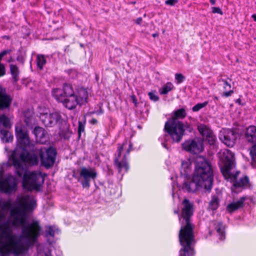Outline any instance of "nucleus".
I'll use <instances>...</instances> for the list:
<instances>
[{"label": "nucleus", "mask_w": 256, "mask_h": 256, "mask_svg": "<svg viewBox=\"0 0 256 256\" xmlns=\"http://www.w3.org/2000/svg\"><path fill=\"white\" fill-rule=\"evenodd\" d=\"M36 206V200L31 196L17 194V228L20 230L17 234V256L26 254L43 234L40 220L29 221Z\"/></svg>", "instance_id": "obj_1"}, {"label": "nucleus", "mask_w": 256, "mask_h": 256, "mask_svg": "<svg viewBox=\"0 0 256 256\" xmlns=\"http://www.w3.org/2000/svg\"><path fill=\"white\" fill-rule=\"evenodd\" d=\"M194 169L190 181L184 182L178 186L184 192L194 193L204 188L210 192L214 182V171L210 160L206 156H198L194 161Z\"/></svg>", "instance_id": "obj_2"}, {"label": "nucleus", "mask_w": 256, "mask_h": 256, "mask_svg": "<svg viewBox=\"0 0 256 256\" xmlns=\"http://www.w3.org/2000/svg\"><path fill=\"white\" fill-rule=\"evenodd\" d=\"M52 96L69 110H74L78 105H86L88 102V94L83 87L74 90L72 86L64 83L62 88H55L52 91Z\"/></svg>", "instance_id": "obj_3"}, {"label": "nucleus", "mask_w": 256, "mask_h": 256, "mask_svg": "<svg viewBox=\"0 0 256 256\" xmlns=\"http://www.w3.org/2000/svg\"><path fill=\"white\" fill-rule=\"evenodd\" d=\"M182 208L180 214V228L178 234L180 244L184 246L182 250L187 252L190 248V245L194 238V224L192 223V216L194 215V208L193 202L185 198L182 202Z\"/></svg>", "instance_id": "obj_4"}, {"label": "nucleus", "mask_w": 256, "mask_h": 256, "mask_svg": "<svg viewBox=\"0 0 256 256\" xmlns=\"http://www.w3.org/2000/svg\"><path fill=\"white\" fill-rule=\"evenodd\" d=\"M8 162L0 164V191L10 194L16 186V178L10 174L4 176L5 168L12 166L16 170V148L8 152Z\"/></svg>", "instance_id": "obj_5"}, {"label": "nucleus", "mask_w": 256, "mask_h": 256, "mask_svg": "<svg viewBox=\"0 0 256 256\" xmlns=\"http://www.w3.org/2000/svg\"><path fill=\"white\" fill-rule=\"evenodd\" d=\"M38 148L33 146L17 151V177L21 176L18 168L26 170L30 167L38 165Z\"/></svg>", "instance_id": "obj_6"}, {"label": "nucleus", "mask_w": 256, "mask_h": 256, "mask_svg": "<svg viewBox=\"0 0 256 256\" xmlns=\"http://www.w3.org/2000/svg\"><path fill=\"white\" fill-rule=\"evenodd\" d=\"M164 132L170 136L173 142L179 143L181 142L183 136L186 134V132L191 133L194 129L192 125L186 122H165Z\"/></svg>", "instance_id": "obj_7"}, {"label": "nucleus", "mask_w": 256, "mask_h": 256, "mask_svg": "<svg viewBox=\"0 0 256 256\" xmlns=\"http://www.w3.org/2000/svg\"><path fill=\"white\" fill-rule=\"evenodd\" d=\"M44 182V178L41 172H30L26 170L23 176L22 188L28 192H40Z\"/></svg>", "instance_id": "obj_8"}, {"label": "nucleus", "mask_w": 256, "mask_h": 256, "mask_svg": "<svg viewBox=\"0 0 256 256\" xmlns=\"http://www.w3.org/2000/svg\"><path fill=\"white\" fill-rule=\"evenodd\" d=\"M38 112L40 119L46 127L52 128L57 126L60 128L65 122L60 111L49 112L48 110L40 107Z\"/></svg>", "instance_id": "obj_9"}, {"label": "nucleus", "mask_w": 256, "mask_h": 256, "mask_svg": "<svg viewBox=\"0 0 256 256\" xmlns=\"http://www.w3.org/2000/svg\"><path fill=\"white\" fill-rule=\"evenodd\" d=\"M38 154L42 166L48 169L54 166L57 155L56 148L52 146L48 148L42 146L38 148Z\"/></svg>", "instance_id": "obj_10"}, {"label": "nucleus", "mask_w": 256, "mask_h": 256, "mask_svg": "<svg viewBox=\"0 0 256 256\" xmlns=\"http://www.w3.org/2000/svg\"><path fill=\"white\" fill-rule=\"evenodd\" d=\"M98 176L96 169L91 167H82L78 178L83 188H89L90 180H94Z\"/></svg>", "instance_id": "obj_11"}, {"label": "nucleus", "mask_w": 256, "mask_h": 256, "mask_svg": "<svg viewBox=\"0 0 256 256\" xmlns=\"http://www.w3.org/2000/svg\"><path fill=\"white\" fill-rule=\"evenodd\" d=\"M33 146L34 145L30 141L27 128L17 126V151Z\"/></svg>", "instance_id": "obj_12"}, {"label": "nucleus", "mask_w": 256, "mask_h": 256, "mask_svg": "<svg viewBox=\"0 0 256 256\" xmlns=\"http://www.w3.org/2000/svg\"><path fill=\"white\" fill-rule=\"evenodd\" d=\"M244 139L248 144H252L250 153L252 161L256 164V126L250 125L245 128Z\"/></svg>", "instance_id": "obj_13"}, {"label": "nucleus", "mask_w": 256, "mask_h": 256, "mask_svg": "<svg viewBox=\"0 0 256 256\" xmlns=\"http://www.w3.org/2000/svg\"><path fill=\"white\" fill-rule=\"evenodd\" d=\"M123 146L118 148V156L114 160V166L117 168L119 174L122 176L125 173L127 172L129 170V165L126 160V154L124 156L121 160H119L121 156L122 152L123 150Z\"/></svg>", "instance_id": "obj_14"}, {"label": "nucleus", "mask_w": 256, "mask_h": 256, "mask_svg": "<svg viewBox=\"0 0 256 256\" xmlns=\"http://www.w3.org/2000/svg\"><path fill=\"white\" fill-rule=\"evenodd\" d=\"M221 159L224 163V168L221 170V172L224 174H230V170L232 168L234 160V155L229 150H224L221 156Z\"/></svg>", "instance_id": "obj_15"}, {"label": "nucleus", "mask_w": 256, "mask_h": 256, "mask_svg": "<svg viewBox=\"0 0 256 256\" xmlns=\"http://www.w3.org/2000/svg\"><path fill=\"white\" fill-rule=\"evenodd\" d=\"M198 130L204 140L208 142L210 145L214 148L216 146V137L212 130L208 126L204 124H199L198 126Z\"/></svg>", "instance_id": "obj_16"}, {"label": "nucleus", "mask_w": 256, "mask_h": 256, "mask_svg": "<svg viewBox=\"0 0 256 256\" xmlns=\"http://www.w3.org/2000/svg\"><path fill=\"white\" fill-rule=\"evenodd\" d=\"M184 150L191 154H197L203 150L202 142L195 140H188L182 144Z\"/></svg>", "instance_id": "obj_17"}, {"label": "nucleus", "mask_w": 256, "mask_h": 256, "mask_svg": "<svg viewBox=\"0 0 256 256\" xmlns=\"http://www.w3.org/2000/svg\"><path fill=\"white\" fill-rule=\"evenodd\" d=\"M32 133L36 137L37 142L41 144H46L49 140L48 134L46 130L39 126L34 128Z\"/></svg>", "instance_id": "obj_18"}, {"label": "nucleus", "mask_w": 256, "mask_h": 256, "mask_svg": "<svg viewBox=\"0 0 256 256\" xmlns=\"http://www.w3.org/2000/svg\"><path fill=\"white\" fill-rule=\"evenodd\" d=\"M215 191V193L212 194V198L208 202V210L210 211L216 210L220 206V200L222 198V192L218 188H216Z\"/></svg>", "instance_id": "obj_19"}, {"label": "nucleus", "mask_w": 256, "mask_h": 256, "mask_svg": "<svg viewBox=\"0 0 256 256\" xmlns=\"http://www.w3.org/2000/svg\"><path fill=\"white\" fill-rule=\"evenodd\" d=\"M220 140L228 146L232 147L237 138L236 137L234 132L230 130V129H228L225 131L224 134L222 137H220Z\"/></svg>", "instance_id": "obj_20"}, {"label": "nucleus", "mask_w": 256, "mask_h": 256, "mask_svg": "<svg viewBox=\"0 0 256 256\" xmlns=\"http://www.w3.org/2000/svg\"><path fill=\"white\" fill-rule=\"evenodd\" d=\"M186 110L184 108H182L178 110H174L172 114V117L169 118L167 122H182L180 120H182L186 118Z\"/></svg>", "instance_id": "obj_21"}, {"label": "nucleus", "mask_w": 256, "mask_h": 256, "mask_svg": "<svg viewBox=\"0 0 256 256\" xmlns=\"http://www.w3.org/2000/svg\"><path fill=\"white\" fill-rule=\"evenodd\" d=\"M237 175L234 174L232 176V188L235 189L238 188H246L250 183L249 178L247 176L240 178L239 180H237Z\"/></svg>", "instance_id": "obj_22"}, {"label": "nucleus", "mask_w": 256, "mask_h": 256, "mask_svg": "<svg viewBox=\"0 0 256 256\" xmlns=\"http://www.w3.org/2000/svg\"><path fill=\"white\" fill-rule=\"evenodd\" d=\"M246 200V198L242 196L238 200L228 204L226 207V210L229 213L232 214L236 210L243 208L244 206V202Z\"/></svg>", "instance_id": "obj_23"}, {"label": "nucleus", "mask_w": 256, "mask_h": 256, "mask_svg": "<svg viewBox=\"0 0 256 256\" xmlns=\"http://www.w3.org/2000/svg\"><path fill=\"white\" fill-rule=\"evenodd\" d=\"M191 170V164L190 162H182L180 172L181 176H184L186 178L184 182L186 180L190 181L192 179L190 176Z\"/></svg>", "instance_id": "obj_24"}, {"label": "nucleus", "mask_w": 256, "mask_h": 256, "mask_svg": "<svg viewBox=\"0 0 256 256\" xmlns=\"http://www.w3.org/2000/svg\"><path fill=\"white\" fill-rule=\"evenodd\" d=\"M12 102L10 96L5 94V90L0 86V110L8 108Z\"/></svg>", "instance_id": "obj_25"}, {"label": "nucleus", "mask_w": 256, "mask_h": 256, "mask_svg": "<svg viewBox=\"0 0 256 256\" xmlns=\"http://www.w3.org/2000/svg\"><path fill=\"white\" fill-rule=\"evenodd\" d=\"M24 121L26 126L29 128H32L34 118L32 110L28 109L24 112Z\"/></svg>", "instance_id": "obj_26"}, {"label": "nucleus", "mask_w": 256, "mask_h": 256, "mask_svg": "<svg viewBox=\"0 0 256 256\" xmlns=\"http://www.w3.org/2000/svg\"><path fill=\"white\" fill-rule=\"evenodd\" d=\"M195 244V240L194 238V240L192 242V244L190 245V248H192V250L190 248L187 249V252H184V250H182V249L184 248V246H182V248L180 250V256H194L196 252L194 249V246Z\"/></svg>", "instance_id": "obj_27"}, {"label": "nucleus", "mask_w": 256, "mask_h": 256, "mask_svg": "<svg viewBox=\"0 0 256 256\" xmlns=\"http://www.w3.org/2000/svg\"><path fill=\"white\" fill-rule=\"evenodd\" d=\"M0 138L3 142H9L12 140L13 136L10 132L6 130H0Z\"/></svg>", "instance_id": "obj_28"}, {"label": "nucleus", "mask_w": 256, "mask_h": 256, "mask_svg": "<svg viewBox=\"0 0 256 256\" xmlns=\"http://www.w3.org/2000/svg\"><path fill=\"white\" fill-rule=\"evenodd\" d=\"M215 229L219 236V239L224 240L225 239L224 228L222 222H218L216 226Z\"/></svg>", "instance_id": "obj_29"}, {"label": "nucleus", "mask_w": 256, "mask_h": 256, "mask_svg": "<svg viewBox=\"0 0 256 256\" xmlns=\"http://www.w3.org/2000/svg\"><path fill=\"white\" fill-rule=\"evenodd\" d=\"M36 62L38 68L40 70H43L44 66L46 64V60L44 54H38L36 56Z\"/></svg>", "instance_id": "obj_30"}, {"label": "nucleus", "mask_w": 256, "mask_h": 256, "mask_svg": "<svg viewBox=\"0 0 256 256\" xmlns=\"http://www.w3.org/2000/svg\"><path fill=\"white\" fill-rule=\"evenodd\" d=\"M174 88V86L170 82H168L161 88L159 90V92L162 95H164L168 94L169 92Z\"/></svg>", "instance_id": "obj_31"}, {"label": "nucleus", "mask_w": 256, "mask_h": 256, "mask_svg": "<svg viewBox=\"0 0 256 256\" xmlns=\"http://www.w3.org/2000/svg\"><path fill=\"white\" fill-rule=\"evenodd\" d=\"M230 130L232 131V132H234V134L237 138V139L242 135L244 138L245 128L244 127L239 126L234 128H231Z\"/></svg>", "instance_id": "obj_32"}, {"label": "nucleus", "mask_w": 256, "mask_h": 256, "mask_svg": "<svg viewBox=\"0 0 256 256\" xmlns=\"http://www.w3.org/2000/svg\"><path fill=\"white\" fill-rule=\"evenodd\" d=\"M86 123V116H84L82 118V119L81 120L78 121V138H80L81 136L82 133L84 132Z\"/></svg>", "instance_id": "obj_33"}, {"label": "nucleus", "mask_w": 256, "mask_h": 256, "mask_svg": "<svg viewBox=\"0 0 256 256\" xmlns=\"http://www.w3.org/2000/svg\"><path fill=\"white\" fill-rule=\"evenodd\" d=\"M26 56V50L24 48H21L17 53V61L24 64Z\"/></svg>", "instance_id": "obj_34"}, {"label": "nucleus", "mask_w": 256, "mask_h": 256, "mask_svg": "<svg viewBox=\"0 0 256 256\" xmlns=\"http://www.w3.org/2000/svg\"><path fill=\"white\" fill-rule=\"evenodd\" d=\"M148 95L150 100L153 102H156L160 100V98L157 94V92L155 90L148 92Z\"/></svg>", "instance_id": "obj_35"}, {"label": "nucleus", "mask_w": 256, "mask_h": 256, "mask_svg": "<svg viewBox=\"0 0 256 256\" xmlns=\"http://www.w3.org/2000/svg\"><path fill=\"white\" fill-rule=\"evenodd\" d=\"M208 101L204 102L202 103H198L192 108V110L194 112H197L200 109L206 107L208 104Z\"/></svg>", "instance_id": "obj_36"}, {"label": "nucleus", "mask_w": 256, "mask_h": 256, "mask_svg": "<svg viewBox=\"0 0 256 256\" xmlns=\"http://www.w3.org/2000/svg\"><path fill=\"white\" fill-rule=\"evenodd\" d=\"M228 80L230 82L232 81V80L229 78H228L227 80L221 78L219 80V82H222L224 89L226 90H227L228 89H230L232 88L230 83L228 81Z\"/></svg>", "instance_id": "obj_37"}, {"label": "nucleus", "mask_w": 256, "mask_h": 256, "mask_svg": "<svg viewBox=\"0 0 256 256\" xmlns=\"http://www.w3.org/2000/svg\"><path fill=\"white\" fill-rule=\"evenodd\" d=\"M56 230L58 231V228L54 229V228L52 226H48V229L46 230V236H50L51 237H54L55 234V232H56Z\"/></svg>", "instance_id": "obj_38"}, {"label": "nucleus", "mask_w": 256, "mask_h": 256, "mask_svg": "<svg viewBox=\"0 0 256 256\" xmlns=\"http://www.w3.org/2000/svg\"><path fill=\"white\" fill-rule=\"evenodd\" d=\"M175 79L176 80L177 84H181L185 80L186 78L182 74L176 73L175 74Z\"/></svg>", "instance_id": "obj_39"}, {"label": "nucleus", "mask_w": 256, "mask_h": 256, "mask_svg": "<svg viewBox=\"0 0 256 256\" xmlns=\"http://www.w3.org/2000/svg\"><path fill=\"white\" fill-rule=\"evenodd\" d=\"M10 72L14 81L16 80V66L10 65Z\"/></svg>", "instance_id": "obj_40"}, {"label": "nucleus", "mask_w": 256, "mask_h": 256, "mask_svg": "<svg viewBox=\"0 0 256 256\" xmlns=\"http://www.w3.org/2000/svg\"><path fill=\"white\" fill-rule=\"evenodd\" d=\"M212 12L214 14H218L220 15H222L224 14L222 10L218 7H212Z\"/></svg>", "instance_id": "obj_41"}, {"label": "nucleus", "mask_w": 256, "mask_h": 256, "mask_svg": "<svg viewBox=\"0 0 256 256\" xmlns=\"http://www.w3.org/2000/svg\"><path fill=\"white\" fill-rule=\"evenodd\" d=\"M234 92L232 90H226L222 94V96L223 97L228 98L232 95Z\"/></svg>", "instance_id": "obj_42"}, {"label": "nucleus", "mask_w": 256, "mask_h": 256, "mask_svg": "<svg viewBox=\"0 0 256 256\" xmlns=\"http://www.w3.org/2000/svg\"><path fill=\"white\" fill-rule=\"evenodd\" d=\"M178 2V0H166L165 1L164 4L167 6H173Z\"/></svg>", "instance_id": "obj_43"}, {"label": "nucleus", "mask_w": 256, "mask_h": 256, "mask_svg": "<svg viewBox=\"0 0 256 256\" xmlns=\"http://www.w3.org/2000/svg\"><path fill=\"white\" fill-rule=\"evenodd\" d=\"M106 176H112L113 175V170L108 165L106 166Z\"/></svg>", "instance_id": "obj_44"}, {"label": "nucleus", "mask_w": 256, "mask_h": 256, "mask_svg": "<svg viewBox=\"0 0 256 256\" xmlns=\"http://www.w3.org/2000/svg\"><path fill=\"white\" fill-rule=\"evenodd\" d=\"M5 68L4 66L0 62V77L5 74Z\"/></svg>", "instance_id": "obj_45"}, {"label": "nucleus", "mask_w": 256, "mask_h": 256, "mask_svg": "<svg viewBox=\"0 0 256 256\" xmlns=\"http://www.w3.org/2000/svg\"><path fill=\"white\" fill-rule=\"evenodd\" d=\"M130 98L132 100V102L134 104L135 106L137 107L138 106V102H137V99H136V96L132 95L130 96Z\"/></svg>", "instance_id": "obj_46"}, {"label": "nucleus", "mask_w": 256, "mask_h": 256, "mask_svg": "<svg viewBox=\"0 0 256 256\" xmlns=\"http://www.w3.org/2000/svg\"><path fill=\"white\" fill-rule=\"evenodd\" d=\"M10 52V50H3L0 53V62L1 61L2 58L7 54H8Z\"/></svg>", "instance_id": "obj_47"}, {"label": "nucleus", "mask_w": 256, "mask_h": 256, "mask_svg": "<svg viewBox=\"0 0 256 256\" xmlns=\"http://www.w3.org/2000/svg\"><path fill=\"white\" fill-rule=\"evenodd\" d=\"M235 102L238 104L240 106H244L245 105V102H242V100L240 98L235 100Z\"/></svg>", "instance_id": "obj_48"}, {"label": "nucleus", "mask_w": 256, "mask_h": 256, "mask_svg": "<svg viewBox=\"0 0 256 256\" xmlns=\"http://www.w3.org/2000/svg\"><path fill=\"white\" fill-rule=\"evenodd\" d=\"M132 144L131 143V142H130L129 144V148H128L126 150V156L128 154V155L130 152L132 150Z\"/></svg>", "instance_id": "obj_49"}, {"label": "nucleus", "mask_w": 256, "mask_h": 256, "mask_svg": "<svg viewBox=\"0 0 256 256\" xmlns=\"http://www.w3.org/2000/svg\"><path fill=\"white\" fill-rule=\"evenodd\" d=\"M174 214H176L178 215V221L180 222V210L178 208L174 210Z\"/></svg>", "instance_id": "obj_50"}, {"label": "nucleus", "mask_w": 256, "mask_h": 256, "mask_svg": "<svg viewBox=\"0 0 256 256\" xmlns=\"http://www.w3.org/2000/svg\"><path fill=\"white\" fill-rule=\"evenodd\" d=\"M142 19L141 17L137 18L136 20V23L140 25L142 22Z\"/></svg>", "instance_id": "obj_51"}, {"label": "nucleus", "mask_w": 256, "mask_h": 256, "mask_svg": "<svg viewBox=\"0 0 256 256\" xmlns=\"http://www.w3.org/2000/svg\"><path fill=\"white\" fill-rule=\"evenodd\" d=\"M97 123H98V120L94 118H92V120H90V124H96Z\"/></svg>", "instance_id": "obj_52"}, {"label": "nucleus", "mask_w": 256, "mask_h": 256, "mask_svg": "<svg viewBox=\"0 0 256 256\" xmlns=\"http://www.w3.org/2000/svg\"><path fill=\"white\" fill-rule=\"evenodd\" d=\"M252 18L253 20L256 22V14H252Z\"/></svg>", "instance_id": "obj_53"}, {"label": "nucleus", "mask_w": 256, "mask_h": 256, "mask_svg": "<svg viewBox=\"0 0 256 256\" xmlns=\"http://www.w3.org/2000/svg\"><path fill=\"white\" fill-rule=\"evenodd\" d=\"M210 2L212 4L214 5L216 4V0H210Z\"/></svg>", "instance_id": "obj_54"}, {"label": "nucleus", "mask_w": 256, "mask_h": 256, "mask_svg": "<svg viewBox=\"0 0 256 256\" xmlns=\"http://www.w3.org/2000/svg\"><path fill=\"white\" fill-rule=\"evenodd\" d=\"M103 113V111L102 110H100L97 111V114H100Z\"/></svg>", "instance_id": "obj_55"}, {"label": "nucleus", "mask_w": 256, "mask_h": 256, "mask_svg": "<svg viewBox=\"0 0 256 256\" xmlns=\"http://www.w3.org/2000/svg\"><path fill=\"white\" fill-rule=\"evenodd\" d=\"M29 34H30V32H28L26 33L25 35L24 36H23V38L28 36Z\"/></svg>", "instance_id": "obj_56"}, {"label": "nucleus", "mask_w": 256, "mask_h": 256, "mask_svg": "<svg viewBox=\"0 0 256 256\" xmlns=\"http://www.w3.org/2000/svg\"><path fill=\"white\" fill-rule=\"evenodd\" d=\"M157 36H158V34H156V33L152 34V36L154 37V38H155V37H156Z\"/></svg>", "instance_id": "obj_57"}, {"label": "nucleus", "mask_w": 256, "mask_h": 256, "mask_svg": "<svg viewBox=\"0 0 256 256\" xmlns=\"http://www.w3.org/2000/svg\"><path fill=\"white\" fill-rule=\"evenodd\" d=\"M218 100V96H214V100Z\"/></svg>", "instance_id": "obj_58"}, {"label": "nucleus", "mask_w": 256, "mask_h": 256, "mask_svg": "<svg viewBox=\"0 0 256 256\" xmlns=\"http://www.w3.org/2000/svg\"><path fill=\"white\" fill-rule=\"evenodd\" d=\"M131 3L132 4H135L136 3V2H132Z\"/></svg>", "instance_id": "obj_59"}, {"label": "nucleus", "mask_w": 256, "mask_h": 256, "mask_svg": "<svg viewBox=\"0 0 256 256\" xmlns=\"http://www.w3.org/2000/svg\"><path fill=\"white\" fill-rule=\"evenodd\" d=\"M24 29V30H26V27H22V30Z\"/></svg>", "instance_id": "obj_60"}, {"label": "nucleus", "mask_w": 256, "mask_h": 256, "mask_svg": "<svg viewBox=\"0 0 256 256\" xmlns=\"http://www.w3.org/2000/svg\"><path fill=\"white\" fill-rule=\"evenodd\" d=\"M16 72H17V76H18V69H17Z\"/></svg>", "instance_id": "obj_61"}, {"label": "nucleus", "mask_w": 256, "mask_h": 256, "mask_svg": "<svg viewBox=\"0 0 256 256\" xmlns=\"http://www.w3.org/2000/svg\"><path fill=\"white\" fill-rule=\"evenodd\" d=\"M73 176L75 178H76V176H75L74 174L73 175Z\"/></svg>", "instance_id": "obj_62"}, {"label": "nucleus", "mask_w": 256, "mask_h": 256, "mask_svg": "<svg viewBox=\"0 0 256 256\" xmlns=\"http://www.w3.org/2000/svg\"><path fill=\"white\" fill-rule=\"evenodd\" d=\"M16 126H15V130L16 131Z\"/></svg>", "instance_id": "obj_63"}, {"label": "nucleus", "mask_w": 256, "mask_h": 256, "mask_svg": "<svg viewBox=\"0 0 256 256\" xmlns=\"http://www.w3.org/2000/svg\"><path fill=\"white\" fill-rule=\"evenodd\" d=\"M37 256H40V255H38Z\"/></svg>", "instance_id": "obj_64"}]
</instances>
